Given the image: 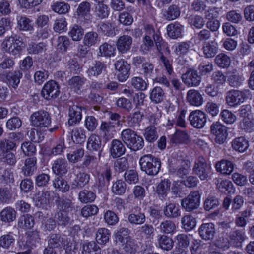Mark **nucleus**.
<instances>
[{"label":"nucleus","mask_w":254,"mask_h":254,"mask_svg":"<svg viewBox=\"0 0 254 254\" xmlns=\"http://www.w3.org/2000/svg\"><path fill=\"white\" fill-rule=\"evenodd\" d=\"M99 41L98 34L96 32H89L85 34L83 43L85 46L91 47L96 44Z\"/></svg>","instance_id":"obj_59"},{"label":"nucleus","mask_w":254,"mask_h":254,"mask_svg":"<svg viewBox=\"0 0 254 254\" xmlns=\"http://www.w3.org/2000/svg\"><path fill=\"white\" fill-rule=\"evenodd\" d=\"M54 218L58 225L63 227L67 226L70 220L68 213L65 211H58L55 214Z\"/></svg>","instance_id":"obj_57"},{"label":"nucleus","mask_w":254,"mask_h":254,"mask_svg":"<svg viewBox=\"0 0 254 254\" xmlns=\"http://www.w3.org/2000/svg\"><path fill=\"white\" fill-rule=\"evenodd\" d=\"M146 35H149L150 37L151 35L153 36L158 51H161L162 48L164 47L165 44L162 37L160 36V32L159 31L155 32L153 27L150 25L146 27Z\"/></svg>","instance_id":"obj_28"},{"label":"nucleus","mask_w":254,"mask_h":254,"mask_svg":"<svg viewBox=\"0 0 254 254\" xmlns=\"http://www.w3.org/2000/svg\"><path fill=\"white\" fill-rule=\"evenodd\" d=\"M171 182L168 179H164L158 184L156 187V192L159 197L165 199L170 191Z\"/></svg>","instance_id":"obj_27"},{"label":"nucleus","mask_w":254,"mask_h":254,"mask_svg":"<svg viewBox=\"0 0 254 254\" xmlns=\"http://www.w3.org/2000/svg\"><path fill=\"white\" fill-rule=\"evenodd\" d=\"M200 194L197 190L192 191L181 201L182 206L188 212L197 209L200 205Z\"/></svg>","instance_id":"obj_6"},{"label":"nucleus","mask_w":254,"mask_h":254,"mask_svg":"<svg viewBox=\"0 0 254 254\" xmlns=\"http://www.w3.org/2000/svg\"><path fill=\"white\" fill-rule=\"evenodd\" d=\"M68 124L73 126L79 123L82 118V107L77 105L70 106L68 109Z\"/></svg>","instance_id":"obj_14"},{"label":"nucleus","mask_w":254,"mask_h":254,"mask_svg":"<svg viewBox=\"0 0 254 254\" xmlns=\"http://www.w3.org/2000/svg\"><path fill=\"white\" fill-rule=\"evenodd\" d=\"M23 45V39L17 35L6 38L2 43L5 51L13 55L18 54L22 50Z\"/></svg>","instance_id":"obj_2"},{"label":"nucleus","mask_w":254,"mask_h":254,"mask_svg":"<svg viewBox=\"0 0 254 254\" xmlns=\"http://www.w3.org/2000/svg\"><path fill=\"white\" fill-rule=\"evenodd\" d=\"M179 165L176 170V174L180 178H183L184 176L189 173L191 163L188 160H177Z\"/></svg>","instance_id":"obj_37"},{"label":"nucleus","mask_w":254,"mask_h":254,"mask_svg":"<svg viewBox=\"0 0 254 254\" xmlns=\"http://www.w3.org/2000/svg\"><path fill=\"white\" fill-rule=\"evenodd\" d=\"M231 243L235 247H238L245 240V232L242 230H235L229 234Z\"/></svg>","instance_id":"obj_39"},{"label":"nucleus","mask_w":254,"mask_h":254,"mask_svg":"<svg viewBox=\"0 0 254 254\" xmlns=\"http://www.w3.org/2000/svg\"><path fill=\"white\" fill-rule=\"evenodd\" d=\"M71 138L77 144L84 142L86 139L85 131L81 127H75L71 131Z\"/></svg>","instance_id":"obj_50"},{"label":"nucleus","mask_w":254,"mask_h":254,"mask_svg":"<svg viewBox=\"0 0 254 254\" xmlns=\"http://www.w3.org/2000/svg\"><path fill=\"white\" fill-rule=\"evenodd\" d=\"M210 168V166L207 164L206 159L200 156L195 160L192 171L201 180L204 181L209 177Z\"/></svg>","instance_id":"obj_5"},{"label":"nucleus","mask_w":254,"mask_h":254,"mask_svg":"<svg viewBox=\"0 0 254 254\" xmlns=\"http://www.w3.org/2000/svg\"><path fill=\"white\" fill-rule=\"evenodd\" d=\"M230 57L224 53L217 55L215 59V63L220 68H227L231 64Z\"/></svg>","instance_id":"obj_56"},{"label":"nucleus","mask_w":254,"mask_h":254,"mask_svg":"<svg viewBox=\"0 0 254 254\" xmlns=\"http://www.w3.org/2000/svg\"><path fill=\"white\" fill-rule=\"evenodd\" d=\"M181 224L186 231H189L194 228L196 224L195 218L191 215H186L181 219Z\"/></svg>","instance_id":"obj_51"},{"label":"nucleus","mask_w":254,"mask_h":254,"mask_svg":"<svg viewBox=\"0 0 254 254\" xmlns=\"http://www.w3.org/2000/svg\"><path fill=\"white\" fill-rule=\"evenodd\" d=\"M65 254H75L77 250L76 242L71 238L64 237L62 246Z\"/></svg>","instance_id":"obj_43"},{"label":"nucleus","mask_w":254,"mask_h":254,"mask_svg":"<svg viewBox=\"0 0 254 254\" xmlns=\"http://www.w3.org/2000/svg\"><path fill=\"white\" fill-rule=\"evenodd\" d=\"M64 238L58 234H51L48 239V246L51 248H60L63 244Z\"/></svg>","instance_id":"obj_54"},{"label":"nucleus","mask_w":254,"mask_h":254,"mask_svg":"<svg viewBox=\"0 0 254 254\" xmlns=\"http://www.w3.org/2000/svg\"><path fill=\"white\" fill-rule=\"evenodd\" d=\"M50 193L48 191H41L37 192L33 197V200L35 205L38 207H43L49 202Z\"/></svg>","instance_id":"obj_22"},{"label":"nucleus","mask_w":254,"mask_h":254,"mask_svg":"<svg viewBox=\"0 0 254 254\" xmlns=\"http://www.w3.org/2000/svg\"><path fill=\"white\" fill-rule=\"evenodd\" d=\"M106 68L107 66L104 63L100 61H95L89 67L86 72L88 76L90 78H97L103 72L106 71Z\"/></svg>","instance_id":"obj_17"},{"label":"nucleus","mask_w":254,"mask_h":254,"mask_svg":"<svg viewBox=\"0 0 254 254\" xmlns=\"http://www.w3.org/2000/svg\"><path fill=\"white\" fill-rule=\"evenodd\" d=\"M136 133L134 130L127 128L122 131L120 137L122 141L127 146Z\"/></svg>","instance_id":"obj_64"},{"label":"nucleus","mask_w":254,"mask_h":254,"mask_svg":"<svg viewBox=\"0 0 254 254\" xmlns=\"http://www.w3.org/2000/svg\"><path fill=\"white\" fill-rule=\"evenodd\" d=\"M180 14V10L177 5H171L165 10L163 16L167 20H173L177 18Z\"/></svg>","instance_id":"obj_49"},{"label":"nucleus","mask_w":254,"mask_h":254,"mask_svg":"<svg viewBox=\"0 0 254 254\" xmlns=\"http://www.w3.org/2000/svg\"><path fill=\"white\" fill-rule=\"evenodd\" d=\"M202 50L205 58H213L218 52V45L215 41L205 42L203 44Z\"/></svg>","instance_id":"obj_18"},{"label":"nucleus","mask_w":254,"mask_h":254,"mask_svg":"<svg viewBox=\"0 0 254 254\" xmlns=\"http://www.w3.org/2000/svg\"><path fill=\"white\" fill-rule=\"evenodd\" d=\"M53 185L57 190L62 192H67L70 188L67 182L59 176L53 181Z\"/></svg>","instance_id":"obj_45"},{"label":"nucleus","mask_w":254,"mask_h":254,"mask_svg":"<svg viewBox=\"0 0 254 254\" xmlns=\"http://www.w3.org/2000/svg\"><path fill=\"white\" fill-rule=\"evenodd\" d=\"M143 135L146 141L149 143L154 142L158 137L156 128L152 125H150L145 128Z\"/></svg>","instance_id":"obj_46"},{"label":"nucleus","mask_w":254,"mask_h":254,"mask_svg":"<svg viewBox=\"0 0 254 254\" xmlns=\"http://www.w3.org/2000/svg\"><path fill=\"white\" fill-rule=\"evenodd\" d=\"M69 166L67 161L65 158H58L53 163L52 169L53 172L59 176L65 175L68 170Z\"/></svg>","instance_id":"obj_13"},{"label":"nucleus","mask_w":254,"mask_h":254,"mask_svg":"<svg viewBox=\"0 0 254 254\" xmlns=\"http://www.w3.org/2000/svg\"><path fill=\"white\" fill-rule=\"evenodd\" d=\"M127 189L126 183L122 180H118L112 185V191L116 195L124 194Z\"/></svg>","instance_id":"obj_60"},{"label":"nucleus","mask_w":254,"mask_h":254,"mask_svg":"<svg viewBox=\"0 0 254 254\" xmlns=\"http://www.w3.org/2000/svg\"><path fill=\"white\" fill-rule=\"evenodd\" d=\"M17 22V28L21 31H31L33 27L32 21L26 16H18L16 18Z\"/></svg>","instance_id":"obj_41"},{"label":"nucleus","mask_w":254,"mask_h":254,"mask_svg":"<svg viewBox=\"0 0 254 254\" xmlns=\"http://www.w3.org/2000/svg\"><path fill=\"white\" fill-rule=\"evenodd\" d=\"M214 182L217 188L221 192L230 193L234 190L233 185L229 180L216 178L214 179Z\"/></svg>","instance_id":"obj_34"},{"label":"nucleus","mask_w":254,"mask_h":254,"mask_svg":"<svg viewBox=\"0 0 254 254\" xmlns=\"http://www.w3.org/2000/svg\"><path fill=\"white\" fill-rule=\"evenodd\" d=\"M87 147L89 150L99 151L98 156L101 155V139L100 136L95 134H92L88 138L87 143Z\"/></svg>","instance_id":"obj_26"},{"label":"nucleus","mask_w":254,"mask_h":254,"mask_svg":"<svg viewBox=\"0 0 254 254\" xmlns=\"http://www.w3.org/2000/svg\"><path fill=\"white\" fill-rule=\"evenodd\" d=\"M141 170L148 175H157L160 169L161 162L160 159L147 154L141 157L139 160Z\"/></svg>","instance_id":"obj_1"},{"label":"nucleus","mask_w":254,"mask_h":254,"mask_svg":"<svg viewBox=\"0 0 254 254\" xmlns=\"http://www.w3.org/2000/svg\"><path fill=\"white\" fill-rule=\"evenodd\" d=\"M244 79V77L242 75L233 73L228 77V82L230 86L237 88L242 84Z\"/></svg>","instance_id":"obj_62"},{"label":"nucleus","mask_w":254,"mask_h":254,"mask_svg":"<svg viewBox=\"0 0 254 254\" xmlns=\"http://www.w3.org/2000/svg\"><path fill=\"white\" fill-rule=\"evenodd\" d=\"M37 168V158L33 156L27 158L25 160L24 166L21 168V171L24 176L29 177L34 174Z\"/></svg>","instance_id":"obj_16"},{"label":"nucleus","mask_w":254,"mask_h":254,"mask_svg":"<svg viewBox=\"0 0 254 254\" xmlns=\"http://www.w3.org/2000/svg\"><path fill=\"white\" fill-rule=\"evenodd\" d=\"M126 151V148L122 141L118 139H113L111 142L110 152L114 158L123 155Z\"/></svg>","instance_id":"obj_20"},{"label":"nucleus","mask_w":254,"mask_h":254,"mask_svg":"<svg viewBox=\"0 0 254 254\" xmlns=\"http://www.w3.org/2000/svg\"><path fill=\"white\" fill-rule=\"evenodd\" d=\"M115 67L118 71V80L121 82L126 81L129 77L130 65L125 60H120L115 63Z\"/></svg>","instance_id":"obj_11"},{"label":"nucleus","mask_w":254,"mask_h":254,"mask_svg":"<svg viewBox=\"0 0 254 254\" xmlns=\"http://www.w3.org/2000/svg\"><path fill=\"white\" fill-rule=\"evenodd\" d=\"M115 127L114 123L111 121H103L101 124L100 129L104 136L107 138H111L115 132Z\"/></svg>","instance_id":"obj_38"},{"label":"nucleus","mask_w":254,"mask_h":254,"mask_svg":"<svg viewBox=\"0 0 254 254\" xmlns=\"http://www.w3.org/2000/svg\"><path fill=\"white\" fill-rule=\"evenodd\" d=\"M30 120L32 126L40 128H48L52 122L50 114L44 110L33 113Z\"/></svg>","instance_id":"obj_3"},{"label":"nucleus","mask_w":254,"mask_h":254,"mask_svg":"<svg viewBox=\"0 0 254 254\" xmlns=\"http://www.w3.org/2000/svg\"><path fill=\"white\" fill-rule=\"evenodd\" d=\"M101 254V249L95 241L86 242L82 245V254Z\"/></svg>","instance_id":"obj_32"},{"label":"nucleus","mask_w":254,"mask_h":254,"mask_svg":"<svg viewBox=\"0 0 254 254\" xmlns=\"http://www.w3.org/2000/svg\"><path fill=\"white\" fill-rule=\"evenodd\" d=\"M250 95L249 90H231L226 93V103L228 106L235 107L243 103L245 99Z\"/></svg>","instance_id":"obj_4"},{"label":"nucleus","mask_w":254,"mask_h":254,"mask_svg":"<svg viewBox=\"0 0 254 254\" xmlns=\"http://www.w3.org/2000/svg\"><path fill=\"white\" fill-rule=\"evenodd\" d=\"M46 43L44 42H31L28 45L27 50L30 54L38 55L45 52L46 50Z\"/></svg>","instance_id":"obj_44"},{"label":"nucleus","mask_w":254,"mask_h":254,"mask_svg":"<svg viewBox=\"0 0 254 254\" xmlns=\"http://www.w3.org/2000/svg\"><path fill=\"white\" fill-rule=\"evenodd\" d=\"M84 34L83 29L78 25H74L68 32L69 36L74 41H80Z\"/></svg>","instance_id":"obj_61"},{"label":"nucleus","mask_w":254,"mask_h":254,"mask_svg":"<svg viewBox=\"0 0 254 254\" xmlns=\"http://www.w3.org/2000/svg\"><path fill=\"white\" fill-rule=\"evenodd\" d=\"M132 41V38L130 36L123 35L119 36L116 42V45L119 52L121 54H125L129 51Z\"/></svg>","instance_id":"obj_12"},{"label":"nucleus","mask_w":254,"mask_h":254,"mask_svg":"<svg viewBox=\"0 0 254 254\" xmlns=\"http://www.w3.org/2000/svg\"><path fill=\"white\" fill-rule=\"evenodd\" d=\"M157 238L158 247L159 248L166 251H169L172 249L174 241L171 238L164 234L158 235Z\"/></svg>","instance_id":"obj_25"},{"label":"nucleus","mask_w":254,"mask_h":254,"mask_svg":"<svg viewBox=\"0 0 254 254\" xmlns=\"http://www.w3.org/2000/svg\"><path fill=\"white\" fill-rule=\"evenodd\" d=\"M249 142L244 137H239L234 139L232 142L233 149L239 152H244L249 147Z\"/></svg>","instance_id":"obj_35"},{"label":"nucleus","mask_w":254,"mask_h":254,"mask_svg":"<svg viewBox=\"0 0 254 254\" xmlns=\"http://www.w3.org/2000/svg\"><path fill=\"white\" fill-rule=\"evenodd\" d=\"M211 133L215 136L217 143L223 144L226 140L228 133L227 127L219 122H214L210 126Z\"/></svg>","instance_id":"obj_8"},{"label":"nucleus","mask_w":254,"mask_h":254,"mask_svg":"<svg viewBox=\"0 0 254 254\" xmlns=\"http://www.w3.org/2000/svg\"><path fill=\"white\" fill-rule=\"evenodd\" d=\"M252 212L250 209H246L237 214L235 219V223L238 227H245L247 223V220L251 217Z\"/></svg>","instance_id":"obj_33"},{"label":"nucleus","mask_w":254,"mask_h":254,"mask_svg":"<svg viewBox=\"0 0 254 254\" xmlns=\"http://www.w3.org/2000/svg\"><path fill=\"white\" fill-rule=\"evenodd\" d=\"M189 120L191 125L194 127L201 128L206 123V115L201 110L193 111L190 114Z\"/></svg>","instance_id":"obj_10"},{"label":"nucleus","mask_w":254,"mask_h":254,"mask_svg":"<svg viewBox=\"0 0 254 254\" xmlns=\"http://www.w3.org/2000/svg\"><path fill=\"white\" fill-rule=\"evenodd\" d=\"M215 168L217 172L228 175L232 172L234 165L231 161L223 159L216 163Z\"/></svg>","instance_id":"obj_29"},{"label":"nucleus","mask_w":254,"mask_h":254,"mask_svg":"<svg viewBox=\"0 0 254 254\" xmlns=\"http://www.w3.org/2000/svg\"><path fill=\"white\" fill-rule=\"evenodd\" d=\"M198 232L199 236L203 239L211 240L215 233V226L212 223H203L200 226Z\"/></svg>","instance_id":"obj_15"},{"label":"nucleus","mask_w":254,"mask_h":254,"mask_svg":"<svg viewBox=\"0 0 254 254\" xmlns=\"http://www.w3.org/2000/svg\"><path fill=\"white\" fill-rule=\"evenodd\" d=\"M86 79L80 76H75L72 77L68 81V84L70 87L74 90L79 93L81 92V89L85 82Z\"/></svg>","instance_id":"obj_48"},{"label":"nucleus","mask_w":254,"mask_h":254,"mask_svg":"<svg viewBox=\"0 0 254 254\" xmlns=\"http://www.w3.org/2000/svg\"><path fill=\"white\" fill-rule=\"evenodd\" d=\"M168 36L172 39L182 37L184 32V26L178 22L169 24L167 27Z\"/></svg>","instance_id":"obj_23"},{"label":"nucleus","mask_w":254,"mask_h":254,"mask_svg":"<svg viewBox=\"0 0 254 254\" xmlns=\"http://www.w3.org/2000/svg\"><path fill=\"white\" fill-rule=\"evenodd\" d=\"M181 79L187 86L197 87L201 81V77L196 70L189 69L181 76Z\"/></svg>","instance_id":"obj_9"},{"label":"nucleus","mask_w":254,"mask_h":254,"mask_svg":"<svg viewBox=\"0 0 254 254\" xmlns=\"http://www.w3.org/2000/svg\"><path fill=\"white\" fill-rule=\"evenodd\" d=\"M0 180L6 184H12L14 182L13 172L11 169L0 168Z\"/></svg>","instance_id":"obj_63"},{"label":"nucleus","mask_w":254,"mask_h":254,"mask_svg":"<svg viewBox=\"0 0 254 254\" xmlns=\"http://www.w3.org/2000/svg\"><path fill=\"white\" fill-rule=\"evenodd\" d=\"M176 225L175 223L170 220H166L160 223L157 229L160 233L163 234H172L176 232Z\"/></svg>","instance_id":"obj_31"},{"label":"nucleus","mask_w":254,"mask_h":254,"mask_svg":"<svg viewBox=\"0 0 254 254\" xmlns=\"http://www.w3.org/2000/svg\"><path fill=\"white\" fill-rule=\"evenodd\" d=\"M165 216L171 218H176L180 216V210L178 205L174 203H169L163 209Z\"/></svg>","instance_id":"obj_40"},{"label":"nucleus","mask_w":254,"mask_h":254,"mask_svg":"<svg viewBox=\"0 0 254 254\" xmlns=\"http://www.w3.org/2000/svg\"><path fill=\"white\" fill-rule=\"evenodd\" d=\"M165 93L160 87H154L150 92V99L155 104L161 103L164 99Z\"/></svg>","instance_id":"obj_52"},{"label":"nucleus","mask_w":254,"mask_h":254,"mask_svg":"<svg viewBox=\"0 0 254 254\" xmlns=\"http://www.w3.org/2000/svg\"><path fill=\"white\" fill-rule=\"evenodd\" d=\"M98 31L107 37H113L116 35L115 26L108 22L100 24L98 26Z\"/></svg>","instance_id":"obj_36"},{"label":"nucleus","mask_w":254,"mask_h":254,"mask_svg":"<svg viewBox=\"0 0 254 254\" xmlns=\"http://www.w3.org/2000/svg\"><path fill=\"white\" fill-rule=\"evenodd\" d=\"M96 197L95 193L85 189L80 191L78 194V199L82 203L92 202L94 201Z\"/></svg>","instance_id":"obj_58"},{"label":"nucleus","mask_w":254,"mask_h":254,"mask_svg":"<svg viewBox=\"0 0 254 254\" xmlns=\"http://www.w3.org/2000/svg\"><path fill=\"white\" fill-rule=\"evenodd\" d=\"M128 221L131 224L141 225L146 221V216L141 212V208L136 207L133 213L130 214L127 218Z\"/></svg>","instance_id":"obj_21"},{"label":"nucleus","mask_w":254,"mask_h":254,"mask_svg":"<svg viewBox=\"0 0 254 254\" xmlns=\"http://www.w3.org/2000/svg\"><path fill=\"white\" fill-rule=\"evenodd\" d=\"M110 235L108 229L105 228H100L96 234V241L100 245H105L109 241Z\"/></svg>","instance_id":"obj_53"},{"label":"nucleus","mask_w":254,"mask_h":254,"mask_svg":"<svg viewBox=\"0 0 254 254\" xmlns=\"http://www.w3.org/2000/svg\"><path fill=\"white\" fill-rule=\"evenodd\" d=\"M187 101L190 105L198 107L202 104L203 99L198 90L191 89L187 92Z\"/></svg>","instance_id":"obj_19"},{"label":"nucleus","mask_w":254,"mask_h":254,"mask_svg":"<svg viewBox=\"0 0 254 254\" xmlns=\"http://www.w3.org/2000/svg\"><path fill=\"white\" fill-rule=\"evenodd\" d=\"M22 77V73L19 70L10 72L6 76V82L9 87L16 89Z\"/></svg>","instance_id":"obj_24"},{"label":"nucleus","mask_w":254,"mask_h":254,"mask_svg":"<svg viewBox=\"0 0 254 254\" xmlns=\"http://www.w3.org/2000/svg\"><path fill=\"white\" fill-rule=\"evenodd\" d=\"M144 144L143 138L136 133L127 147L133 151H136L142 149Z\"/></svg>","instance_id":"obj_55"},{"label":"nucleus","mask_w":254,"mask_h":254,"mask_svg":"<svg viewBox=\"0 0 254 254\" xmlns=\"http://www.w3.org/2000/svg\"><path fill=\"white\" fill-rule=\"evenodd\" d=\"M34 224V218L30 215L26 214L21 216L18 219V227L24 229H31Z\"/></svg>","instance_id":"obj_42"},{"label":"nucleus","mask_w":254,"mask_h":254,"mask_svg":"<svg viewBox=\"0 0 254 254\" xmlns=\"http://www.w3.org/2000/svg\"><path fill=\"white\" fill-rule=\"evenodd\" d=\"M116 49L114 45L104 42L99 47V55L101 57H110L114 56Z\"/></svg>","instance_id":"obj_47"},{"label":"nucleus","mask_w":254,"mask_h":254,"mask_svg":"<svg viewBox=\"0 0 254 254\" xmlns=\"http://www.w3.org/2000/svg\"><path fill=\"white\" fill-rule=\"evenodd\" d=\"M16 211L11 207L4 208L0 213V220L4 223H10L16 218Z\"/></svg>","instance_id":"obj_30"},{"label":"nucleus","mask_w":254,"mask_h":254,"mask_svg":"<svg viewBox=\"0 0 254 254\" xmlns=\"http://www.w3.org/2000/svg\"><path fill=\"white\" fill-rule=\"evenodd\" d=\"M59 94V86L54 80L49 81L45 83L41 91L42 97L47 100L56 98Z\"/></svg>","instance_id":"obj_7"}]
</instances>
